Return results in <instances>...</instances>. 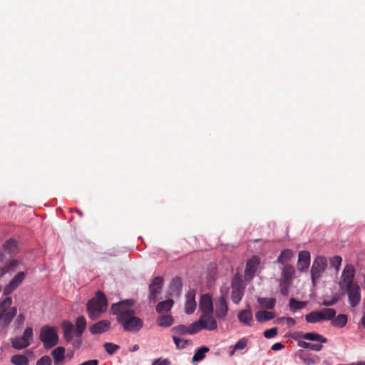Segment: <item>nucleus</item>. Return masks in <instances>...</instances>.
<instances>
[{
	"label": "nucleus",
	"instance_id": "obj_60",
	"mask_svg": "<svg viewBox=\"0 0 365 365\" xmlns=\"http://www.w3.org/2000/svg\"><path fill=\"white\" fill-rule=\"evenodd\" d=\"M356 365H365V361H363V362H359Z\"/></svg>",
	"mask_w": 365,
	"mask_h": 365
},
{
	"label": "nucleus",
	"instance_id": "obj_59",
	"mask_svg": "<svg viewBox=\"0 0 365 365\" xmlns=\"http://www.w3.org/2000/svg\"><path fill=\"white\" fill-rule=\"evenodd\" d=\"M138 349V345H135V346L133 347L132 351H137Z\"/></svg>",
	"mask_w": 365,
	"mask_h": 365
},
{
	"label": "nucleus",
	"instance_id": "obj_12",
	"mask_svg": "<svg viewBox=\"0 0 365 365\" xmlns=\"http://www.w3.org/2000/svg\"><path fill=\"white\" fill-rule=\"evenodd\" d=\"M26 277V274L24 272H19L10 282V283L6 285L4 290V294L5 295L11 294L24 281Z\"/></svg>",
	"mask_w": 365,
	"mask_h": 365
},
{
	"label": "nucleus",
	"instance_id": "obj_31",
	"mask_svg": "<svg viewBox=\"0 0 365 365\" xmlns=\"http://www.w3.org/2000/svg\"><path fill=\"white\" fill-rule=\"evenodd\" d=\"M4 250L9 254L14 255L17 252V244L15 240H6L3 245Z\"/></svg>",
	"mask_w": 365,
	"mask_h": 365
},
{
	"label": "nucleus",
	"instance_id": "obj_13",
	"mask_svg": "<svg viewBox=\"0 0 365 365\" xmlns=\"http://www.w3.org/2000/svg\"><path fill=\"white\" fill-rule=\"evenodd\" d=\"M215 314L217 318H225L227 316L228 312V305L226 299L224 297H220L215 301Z\"/></svg>",
	"mask_w": 365,
	"mask_h": 365
},
{
	"label": "nucleus",
	"instance_id": "obj_39",
	"mask_svg": "<svg viewBox=\"0 0 365 365\" xmlns=\"http://www.w3.org/2000/svg\"><path fill=\"white\" fill-rule=\"evenodd\" d=\"M307 305V302L298 301L294 298L289 299V307L292 309L297 310L304 308Z\"/></svg>",
	"mask_w": 365,
	"mask_h": 365
},
{
	"label": "nucleus",
	"instance_id": "obj_4",
	"mask_svg": "<svg viewBox=\"0 0 365 365\" xmlns=\"http://www.w3.org/2000/svg\"><path fill=\"white\" fill-rule=\"evenodd\" d=\"M12 304V299L10 297H6L0 302V322L4 327H7L12 322L17 313V308L13 307L7 310Z\"/></svg>",
	"mask_w": 365,
	"mask_h": 365
},
{
	"label": "nucleus",
	"instance_id": "obj_8",
	"mask_svg": "<svg viewBox=\"0 0 365 365\" xmlns=\"http://www.w3.org/2000/svg\"><path fill=\"white\" fill-rule=\"evenodd\" d=\"M349 298V302L352 307H356L361 301V289L359 284H354L344 287Z\"/></svg>",
	"mask_w": 365,
	"mask_h": 365
},
{
	"label": "nucleus",
	"instance_id": "obj_24",
	"mask_svg": "<svg viewBox=\"0 0 365 365\" xmlns=\"http://www.w3.org/2000/svg\"><path fill=\"white\" fill-rule=\"evenodd\" d=\"M182 287V281L180 277H175L172 279L170 285V294L178 296Z\"/></svg>",
	"mask_w": 365,
	"mask_h": 365
},
{
	"label": "nucleus",
	"instance_id": "obj_58",
	"mask_svg": "<svg viewBox=\"0 0 365 365\" xmlns=\"http://www.w3.org/2000/svg\"><path fill=\"white\" fill-rule=\"evenodd\" d=\"M361 322H362L363 325H365V312H364V314L363 317L361 319Z\"/></svg>",
	"mask_w": 365,
	"mask_h": 365
},
{
	"label": "nucleus",
	"instance_id": "obj_27",
	"mask_svg": "<svg viewBox=\"0 0 365 365\" xmlns=\"http://www.w3.org/2000/svg\"><path fill=\"white\" fill-rule=\"evenodd\" d=\"M275 317V314L273 312L264 311V310H260L258 311L255 314L256 319L259 322H264L266 321L271 320L274 319Z\"/></svg>",
	"mask_w": 365,
	"mask_h": 365
},
{
	"label": "nucleus",
	"instance_id": "obj_61",
	"mask_svg": "<svg viewBox=\"0 0 365 365\" xmlns=\"http://www.w3.org/2000/svg\"><path fill=\"white\" fill-rule=\"evenodd\" d=\"M0 256H2V254L0 253Z\"/></svg>",
	"mask_w": 365,
	"mask_h": 365
},
{
	"label": "nucleus",
	"instance_id": "obj_6",
	"mask_svg": "<svg viewBox=\"0 0 365 365\" xmlns=\"http://www.w3.org/2000/svg\"><path fill=\"white\" fill-rule=\"evenodd\" d=\"M327 267V260L325 257L318 256L313 261L311 268V278L314 284L319 279L322 274L326 270Z\"/></svg>",
	"mask_w": 365,
	"mask_h": 365
},
{
	"label": "nucleus",
	"instance_id": "obj_49",
	"mask_svg": "<svg viewBox=\"0 0 365 365\" xmlns=\"http://www.w3.org/2000/svg\"><path fill=\"white\" fill-rule=\"evenodd\" d=\"M322 344V343H318V344L309 343V349H311L312 351H319L323 347Z\"/></svg>",
	"mask_w": 365,
	"mask_h": 365
},
{
	"label": "nucleus",
	"instance_id": "obj_41",
	"mask_svg": "<svg viewBox=\"0 0 365 365\" xmlns=\"http://www.w3.org/2000/svg\"><path fill=\"white\" fill-rule=\"evenodd\" d=\"M341 262H342V258L338 255L334 256L333 257L330 258V259H329L330 266L332 267H334L336 270V272L339 269Z\"/></svg>",
	"mask_w": 365,
	"mask_h": 365
},
{
	"label": "nucleus",
	"instance_id": "obj_21",
	"mask_svg": "<svg viewBox=\"0 0 365 365\" xmlns=\"http://www.w3.org/2000/svg\"><path fill=\"white\" fill-rule=\"evenodd\" d=\"M87 325V322L83 316L78 317L76 320L75 324V335L77 337H81L84 332Z\"/></svg>",
	"mask_w": 365,
	"mask_h": 365
},
{
	"label": "nucleus",
	"instance_id": "obj_55",
	"mask_svg": "<svg viewBox=\"0 0 365 365\" xmlns=\"http://www.w3.org/2000/svg\"><path fill=\"white\" fill-rule=\"evenodd\" d=\"M25 321V317L23 314H19L18 316V318L16 319V322L20 324H23Z\"/></svg>",
	"mask_w": 365,
	"mask_h": 365
},
{
	"label": "nucleus",
	"instance_id": "obj_62",
	"mask_svg": "<svg viewBox=\"0 0 365 365\" xmlns=\"http://www.w3.org/2000/svg\"><path fill=\"white\" fill-rule=\"evenodd\" d=\"M365 327V325H363Z\"/></svg>",
	"mask_w": 365,
	"mask_h": 365
},
{
	"label": "nucleus",
	"instance_id": "obj_34",
	"mask_svg": "<svg viewBox=\"0 0 365 365\" xmlns=\"http://www.w3.org/2000/svg\"><path fill=\"white\" fill-rule=\"evenodd\" d=\"M11 361L14 365H29V359L26 356L22 354L14 355Z\"/></svg>",
	"mask_w": 365,
	"mask_h": 365
},
{
	"label": "nucleus",
	"instance_id": "obj_18",
	"mask_svg": "<svg viewBox=\"0 0 365 365\" xmlns=\"http://www.w3.org/2000/svg\"><path fill=\"white\" fill-rule=\"evenodd\" d=\"M61 328L65 340L67 342L71 341L73 338V333L75 334L74 325L71 322L65 320L61 323Z\"/></svg>",
	"mask_w": 365,
	"mask_h": 365
},
{
	"label": "nucleus",
	"instance_id": "obj_32",
	"mask_svg": "<svg viewBox=\"0 0 365 365\" xmlns=\"http://www.w3.org/2000/svg\"><path fill=\"white\" fill-rule=\"evenodd\" d=\"M308 323H316L322 321L320 311H313L305 316Z\"/></svg>",
	"mask_w": 365,
	"mask_h": 365
},
{
	"label": "nucleus",
	"instance_id": "obj_43",
	"mask_svg": "<svg viewBox=\"0 0 365 365\" xmlns=\"http://www.w3.org/2000/svg\"><path fill=\"white\" fill-rule=\"evenodd\" d=\"M278 329L277 327H273L267 329L264 331V336L267 339H271L277 334Z\"/></svg>",
	"mask_w": 365,
	"mask_h": 365
},
{
	"label": "nucleus",
	"instance_id": "obj_1",
	"mask_svg": "<svg viewBox=\"0 0 365 365\" xmlns=\"http://www.w3.org/2000/svg\"><path fill=\"white\" fill-rule=\"evenodd\" d=\"M131 300L121 301L113 304L110 310L116 316L117 322L125 331L138 332L143 326L141 319L135 316V311L131 308Z\"/></svg>",
	"mask_w": 365,
	"mask_h": 365
},
{
	"label": "nucleus",
	"instance_id": "obj_30",
	"mask_svg": "<svg viewBox=\"0 0 365 365\" xmlns=\"http://www.w3.org/2000/svg\"><path fill=\"white\" fill-rule=\"evenodd\" d=\"M174 322V319L171 315H160L158 318V324L160 327H168Z\"/></svg>",
	"mask_w": 365,
	"mask_h": 365
},
{
	"label": "nucleus",
	"instance_id": "obj_22",
	"mask_svg": "<svg viewBox=\"0 0 365 365\" xmlns=\"http://www.w3.org/2000/svg\"><path fill=\"white\" fill-rule=\"evenodd\" d=\"M55 365H63V361L65 358V348L58 346L51 352Z\"/></svg>",
	"mask_w": 365,
	"mask_h": 365
},
{
	"label": "nucleus",
	"instance_id": "obj_5",
	"mask_svg": "<svg viewBox=\"0 0 365 365\" xmlns=\"http://www.w3.org/2000/svg\"><path fill=\"white\" fill-rule=\"evenodd\" d=\"M39 339L46 349H50L58 344V336L55 327L48 325L41 328Z\"/></svg>",
	"mask_w": 365,
	"mask_h": 365
},
{
	"label": "nucleus",
	"instance_id": "obj_37",
	"mask_svg": "<svg viewBox=\"0 0 365 365\" xmlns=\"http://www.w3.org/2000/svg\"><path fill=\"white\" fill-rule=\"evenodd\" d=\"M202 319H199L195 322L192 323L188 327V334H195L199 332L200 330L204 329L202 326Z\"/></svg>",
	"mask_w": 365,
	"mask_h": 365
},
{
	"label": "nucleus",
	"instance_id": "obj_44",
	"mask_svg": "<svg viewBox=\"0 0 365 365\" xmlns=\"http://www.w3.org/2000/svg\"><path fill=\"white\" fill-rule=\"evenodd\" d=\"M247 344V340L245 338L240 339L234 346V349L241 350L246 347Z\"/></svg>",
	"mask_w": 365,
	"mask_h": 365
},
{
	"label": "nucleus",
	"instance_id": "obj_56",
	"mask_svg": "<svg viewBox=\"0 0 365 365\" xmlns=\"http://www.w3.org/2000/svg\"><path fill=\"white\" fill-rule=\"evenodd\" d=\"M17 265H18V261L17 260H12L9 263V267H16Z\"/></svg>",
	"mask_w": 365,
	"mask_h": 365
},
{
	"label": "nucleus",
	"instance_id": "obj_26",
	"mask_svg": "<svg viewBox=\"0 0 365 365\" xmlns=\"http://www.w3.org/2000/svg\"><path fill=\"white\" fill-rule=\"evenodd\" d=\"M174 304L173 299H167L159 302L156 306V312L159 314L169 312Z\"/></svg>",
	"mask_w": 365,
	"mask_h": 365
},
{
	"label": "nucleus",
	"instance_id": "obj_25",
	"mask_svg": "<svg viewBox=\"0 0 365 365\" xmlns=\"http://www.w3.org/2000/svg\"><path fill=\"white\" fill-rule=\"evenodd\" d=\"M294 252L292 250L287 249L281 252L277 259V262L284 266L288 264L287 262L293 257Z\"/></svg>",
	"mask_w": 365,
	"mask_h": 365
},
{
	"label": "nucleus",
	"instance_id": "obj_16",
	"mask_svg": "<svg viewBox=\"0 0 365 365\" xmlns=\"http://www.w3.org/2000/svg\"><path fill=\"white\" fill-rule=\"evenodd\" d=\"M212 313L202 314L199 319H202V326L204 329L212 331L217 328V323L212 315Z\"/></svg>",
	"mask_w": 365,
	"mask_h": 365
},
{
	"label": "nucleus",
	"instance_id": "obj_11",
	"mask_svg": "<svg viewBox=\"0 0 365 365\" xmlns=\"http://www.w3.org/2000/svg\"><path fill=\"white\" fill-rule=\"evenodd\" d=\"M259 264V259L257 256L252 257L247 261L245 271V278L246 280H251L253 278Z\"/></svg>",
	"mask_w": 365,
	"mask_h": 365
},
{
	"label": "nucleus",
	"instance_id": "obj_46",
	"mask_svg": "<svg viewBox=\"0 0 365 365\" xmlns=\"http://www.w3.org/2000/svg\"><path fill=\"white\" fill-rule=\"evenodd\" d=\"M278 321L279 322L285 321L288 325V327H292L295 325L296 322L295 320L292 317H281L278 319Z\"/></svg>",
	"mask_w": 365,
	"mask_h": 365
},
{
	"label": "nucleus",
	"instance_id": "obj_14",
	"mask_svg": "<svg viewBox=\"0 0 365 365\" xmlns=\"http://www.w3.org/2000/svg\"><path fill=\"white\" fill-rule=\"evenodd\" d=\"M110 322L107 319L99 321L89 327V331L92 334H99L105 333L110 329Z\"/></svg>",
	"mask_w": 365,
	"mask_h": 365
},
{
	"label": "nucleus",
	"instance_id": "obj_38",
	"mask_svg": "<svg viewBox=\"0 0 365 365\" xmlns=\"http://www.w3.org/2000/svg\"><path fill=\"white\" fill-rule=\"evenodd\" d=\"M33 336V329L31 327H26L24 330L23 336H21V338L26 343V345L29 346L31 344Z\"/></svg>",
	"mask_w": 365,
	"mask_h": 365
},
{
	"label": "nucleus",
	"instance_id": "obj_42",
	"mask_svg": "<svg viewBox=\"0 0 365 365\" xmlns=\"http://www.w3.org/2000/svg\"><path fill=\"white\" fill-rule=\"evenodd\" d=\"M173 331L178 334H188L189 329L185 325H178L173 328Z\"/></svg>",
	"mask_w": 365,
	"mask_h": 365
},
{
	"label": "nucleus",
	"instance_id": "obj_33",
	"mask_svg": "<svg viewBox=\"0 0 365 365\" xmlns=\"http://www.w3.org/2000/svg\"><path fill=\"white\" fill-rule=\"evenodd\" d=\"M209 351V348L207 347V346H201L200 348H198L194 356H192V361L193 362H195V361H200L201 360H202L205 357V354L207 353Z\"/></svg>",
	"mask_w": 365,
	"mask_h": 365
},
{
	"label": "nucleus",
	"instance_id": "obj_54",
	"mask_svg": "<svg viewBox=\"0 0 365 365\" xmlns=\"http://www.w3.org/2000/svg\"><path fill=\"white\" fill-rule=\"evenodd\" d=\"M309 343L304 341H299L298 346L303 349H309Z\"/></svg>",
	"mask_w": 365,
	"mask_h": 365
},
{
	"label": "nucleus",
	"instance_id": "obj_48",
	"mask_svg": "<svg viewBox=\"0 0 365 365\" xmlns=\"http://www.w3.org/2000/svg\"><path fill=\"white\" fill-rule=\"evenodd\" d=\"M173 341L178 348H184L187 341H182L179 337L176 336H173Z\"/></svg>",
	"mask_w": 365,
	"mask_h": 365
},
{
	"label": "nucleus",
	"instance_id": "obj_35",
	"mask_svg": "<svg viewBox=\"0 0 365 365\" xmlns=\"http://www.w3.org/2000/svg\"><path fill=\"white\" fill-rule=\"evenodd\" d=\"M11 346L16 350H21L28 347L26 343L20 336H16L11 340Z\"/></svg>",
	"mask_w": 365,
	"mask_h": 365
},
{
	"label": "nucleus",
	"instance_id": "obj_2",
	"mask_svg": "<svg viewBox=\"0 0 365 365\" xmlns=\"http://www.w3.org/2000/svg\"><path fill=\"white\" fill-rule=\"evenodd\" d=\"M107 299L101 291L96 294V297L90 299L87 303V312L92 320L98 319L107 309Z\"/></svg>",
	"mask_w": 365,
	"mask_h": 365
},
{
	"label": "nucleus",
	"instance_id": "obj_29",
	"mask_svg": "<svg viewBox=\"0 0 365 365\" xmlns=\"http://www.w3.org/2000/svg\"><path fill=\"white\" fill-rule=\"evenodd\" d=\"M257 301L262 307L268 309H273L276 304L274 298L259 297Z\"/></svg>",
	"mask_w": 365,
	"mask_h": 365
},
{
	"label": "nucleus",
	"instance_id": "obj_17",
	"mask_svg": "<svg viewBox=\"0 0 365 365\" xmlns=\"http://www.w3.org/2000/svg\"><path fill=\"white\" fill-rule=\"evenodd\" d=\"M200 308L203 312L202 314L213 312V303L212 297L210 294H203L200 297Z\"/></svg>",
	"mask_w": 365,
	"mask_h": 365
},
{
	"label": "nucleus",
	"instance_id": "obj_36",
	"mask_svg": "<svg viewBox=\"0 0 365 365\" xmlns=\"http://www.w3.org/2000/svg\"><path fill=\"white\" fill-rule=\"evenodd\" d=\"M323 320H332L336 316V311L332 308H325L320 311Z\"/></svg>",
	"mask_w": 365,
	"mask_h": 365
},
{
	"label": "nucleus",
	"instance_id": "obj_19",
	"mask_svg": "<svg viewBox=\"0 0 365 365\" xmlns=\"http://www.w3.org/2000/svg\"><path fill=\"white\" fill-rule=\"evenodd\" d=\"M195 292L190 291L186 295L185 311L187 314H192L196 308Z\"/></svg>",
	"mask_w": 365,
	"mask_h": 365
},
{
	"label": "nucleus",
	"instance_id": "obj_3",
	"mask_svg": "<svg viewBox=\"0 0 365 365\" xmlns=\"http://www.w3.org/2000/svg\"><path fill=\"white\" fill-rule=\"evenodd\" d=\"M295 273V269L292 265L285 264L283 267L281 277L278 279L279 292L282 295L287 296L289 294V288L292 284Z\"/></svg>",
	"mask_w": 365,
	"mask_h": 365
},
{
	"label": "nucleus",
	"instance_id": "obj_50",
	"mask_svg": "<svg viewBox=\"0 0 365 365\" xmlns=\"http://www.w3.org/2000/svg\"><path fill=\"white\" fill-rule=\"evenodd\" d=\"M336 302H337V299L334 298L331 300H324L322 302V304L324 306L329 307V306H332V305L335 304Z\"/></svg>",
	"mask_w": 365,
	"mask_h": 365
},
{
	"label": "nucleus",
	"instance_id": "obj_57",
	"mask_svg": "<svg viewBox=\"0 0 365 365\" xmlns=\"http://www.w3.org/2000/svg\"><path fill=\"white\" fill-rule=\"evenodd\" d=\"M74 210H75V212H76L78 213V215L79 216H81V217H82V216H83V214L82 211H81V210H78V209H75Z\"/></svg>",
	"mask_w": 365,
	"mask_h": 365
},
{
	"label": "nucleus",
	"instance_id": "obj_9",
	"mask_svg": "<svg viewBox=\"0 0 365 365\" xmlns=\"http://www.w3.org/2000/svg\"><path fill=\"white\" fill-rule=\"evenodd\" d=\"M354 273L355 269L353 265H346L343 270L341 281L339 282V286L341 289L344 287L356 284V282H354Z\"/></svg>",
	"mask_w": 365,
	"mask_h": 365
},
{
	"label": "nucleus",
	"instance_id": "obj_45",
	"mask_svg": "<svg viewBox=\"0 0 365 365\" xmlns=\"http://www.w3.org/2000/svg\"><path fill=\"white\" fill-rule=\"evenodd\" d=\"M36 365H51V359L48 356H43L36 361Z\"/></svg>",
	"mask_w": 365,
	"mask_h": 365
},
{
	"label": "nucleus",
	"instance_id": "obj_28",
	"mask_svg": "<svg viewBox=\"0 0 365 365\" xmlns=\"http://www.w3.org/2000/svg\"><path fill=\"white\" fill-rule=\"evenodd\" d=\"M347 323V316L344 314H339L336 318H334L331 322L333 327L342 328L346 326Z\"/></svg>",
	"mask_w": 365,
	"mask_h": 365
},
{
	"label": "nucleus",
	"instance_id": "obj_20",
	"mask_svg": "<svg viewBox=\"0 0 365 365\" xmlns=\"http://www.w3.org/2000/svg\"><path fill=\"white\" fill-rule=\"evenodd\" d=\"M237 318L239 321L245 325L252 326L253 322L252 312L250 307L244 310H241L238 314Z\"/></svg>",
	"mask_w": 365,
	"mask_h": 365
},
{
	"label": "nucleus",
	"instance_id": "obj_51",
	"mask_svg": "<svg viewBox=\"0 0 365 365\" xmlns=\"http://www.w3.org/2000/svg\"><path fill=\"white\" fill-rule=\"evenodd\" d=\"M99 361L97 359H91L88 361H86L79 365H98Z\"/></svg>",
	"mask_w": 365,
	"mask_h": 365
},
{
	"label": "nucleus",
	"instance_id": "obj_53",
	"mask_svg": "<svg viewBox=\"0 0 365 365\" xmlns=\"http://www.w3.org/2000/svg\"><path fill=\"white\" fill-rule=\"evenodd\" d=\"M78 339L73 341V345L75 349H78L82 344V340L80 339L81 337H78Z\"/></svg>",
	"mask_w": 365,
	"mask_h": 365
},
{
	"label": "nucleus",
	"instance_id": "obj_47",
	"mask_svg": "<svg viewBox=\"0 0 365 365\" xmlns=\"http://www.w3.org/2000/svg\"><path fill=\"white\" fill-rule=\"evenodd\" d=\"M170 361L169 359H161V358H159V359H155L153 363H152V365H170Z\"/></svg>",
	"mask_w": 365,
	"mask_h": 365
},
{
	"label": "nucleus",
	"instance_id": "obj_40",
	"mask_svg": "<svg viewBox=\"0 0 365 365\" xmlns=\"http://www.w3.org/2000/svg\"><path fill=\"white\" fill-rule=\"evenodd\" d=\"M103 346L105 348L106 351L110 355H112L114 353H115L120 348L119 346L111 342H106L103 344Z\"/></svg>",
	"mask_w": 365,
	"mask_h": 365
},
{
	"label": "nucleus",
	"instance_id": "obj_7",
	"mask_svg": "<svg viewBox=\"0 0 365 365\" xmlns=\"http://www.w3.org/2000/svg\"><path fill=\"white\" fill-rule=\"evenodd\" d=\"M245 287L240 278L235 277L232 282L231 299L233 303L238 304L245 294Z\"/></svg>",
	"mask_w": 365,
	"mask_h": 365
},
{
	"label": "nucleus",
	"instance_id": "obj_52",
	"mask_svg": "<svg viewBox=\"0 0 365 365\" xmlns=\"http://www.w3.org/2000/svg\"><path fill=\"white\" fill-rule=\"evenodd\" d=\"M284 347V345L281 343H275L272 346V350L273 351H278L282 349Z\"/></svg>",
	"mask_w": 365,
	"mask_h": 365
},
{
	"label": "nucleus",
	"instance_id": "obj_15",
	"mask_svg": "<svg viewBox=\"0 0 365 365\" xmlns=\"http://www.w3.org/2000/svg\"><path fill=\"white\" fill-rule=\"evenodd\" d=\"M310 264V254L308 251H300L298 255L297 269L299 272H306Z\"/></svg>",
	"mask_w": 365,
	"mask_h": 365
},
{
	"label": "nucleus",
	"instance_id": "obj_10",
	"mask_svg": "<svg viewBox=\"0 0 365 365\" xmlns=\"http://www.w3.org/2000/svg\"><path fill=\"white\" fill-rule=\"evenodd\" d=\"M163 284V280L160 277H156L152 280L149 286V299L150 302H155L157 301L158 296L162 291Z\"/></svg>",
	"mask_w": 365,
	"mask_h": 365
},
{
	"label": "nucleus",
	"instance_id": "obj_23",
	"mask_svg": "<svg viewBox=\"0 0 365 365\" xmlns=\"http://www.w3.org/2000/svg\"><path fill=\"white\" fill-rule=\"evenodd\" d=\"M302 337L306 340L315 341L319 343H327L328 341L326 337H324L322 334L315 332L304 333L302 335Z\"/></svg>",
	"mask_w": 365,
	"mask_h": 365
}]
</instances>
